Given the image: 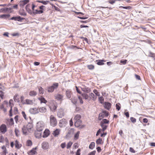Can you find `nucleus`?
<instances>
[{
  "instance_id": "nucleus-1",
  "label": "nucleus",
  "mask_w": 155,
  "mask_h": 155,
  "mask_svg": "<svg viewBox=\"0 0 155 155\" xmlns=\"http://www.w3.org/2000/svg\"><path fill=\"white\" fill-rule=\"evenodd\" d=\"M58 83H53L52 86L47 87L48 91L49 92H52L54 89L58 87Z\"/></svg>"
},
{
  "instance_id": "nucleus-2",
  "label": "nucleus",
  "mask_w": 155,
  "mask_h": 155,
  "mask_svg": "<svg viewBox=\"0 0 155 155\" xmlns=\"http://www.w3.org/2000/svg\"><path fill=\"white\" fill-rule=\"evenodd\" d=\"M45 125L43 122L39 121L37 124L36 129L38 131L41 132L45 128Z\"/></svg>"
},
{
  "instance_id": "nucleus-3",
  "label": "nucleus",
  "mask_w": 155,
  "mask_h": 155,
  "mask_svg": "<svg viewBox=\"0 0 155 155\" xmlns=\"http://www.w3.org/2000/svg\"><path fill=\"white\" fill-rule=\"evenodd\" d=\"M57 121L55 117L53 115H51L50 117V123L51 125L54 127L57 124Z\"/></svg>"
},
{
  "instance_id": "nucleus-4",
  "label": "nucleus",
  "mask_w": 155,
  "mask_h": 155,
  "mask_svg": "<svg viewBox=\"0 0 155 155\" xmlns=\"http://www.w3.org/2000/svg\"><path fill=\"white\" fill-rule=\"evenodd\" d=\"M67 124L66 120L64 119H62L60 120L59 125L60 127H65Z\"/></svg>"
},
{
  "instance_id": "nucleus-5",
  "label": "nucleus",
  "mask_w": 155,
  "mask_h": 155,
  "mask_svg": "<svg viewBox=\"0 0 155 155\" xmlns=\"http://www.w3.org/2000/svg\"><path fill=\"white\" fill-rule=\"evenodd\" d=\"M7 131V127L5 124H2L0 127V131L2 134H5Z\"/></svg>"
},
{
  "instance_id": "nucleus-6",
  "label": "nucleus",
  "mask_w": 155,
  "mask_h": 155,
  "mask_svg": "<svg viewBox=\"0 0 155 155\" xmlns=\"http://www.w3.org/2000/svg\"><path fill=\"white\" fill-rule=\"evenodd\" d=\"M29 112L32 114H38L39 113L38 108H31L29 110Z\"/></svg>"
},
{
  "instance_id": "nucleus-7",
  "label": "nucleus",
  "mask_w": 155,
  "mask_h": 155,
  "mask_svg": "<svg viewBox=\"0 0 155 155\" xmlns=\"http://www.w3.org/2000/svg\"><path fill=\"white\" fill-rule=\"evenodd\" d=\"M74 125L76 127H80V128H82L84 126V125L81 126V124L82 123L81 120L75 121Z\"/></svg>"
},
{
  "instance_id": "nucleus-8",
  "label": "nucleus",
  "mask_w": 155,
  "mask_h": 155,
  "mask_svg": "<svg viewBox=\"0 0 155 155\" xmlns=\"http://www.w3.org/2000/svg\"><path fill=\"white\" fill-rule=\"evenodd\" d=\"M22 131L23 134L25 135H27L28 134V132H30L25 125H24L23 126L22 128Z\"/></svg>"
},
{
  "instance_id": "nucleus-9",
  "label": "nucleus",
  "mask_w": 155,
  "mask_h": 155,
  "mask_svg": "<svg viewBox=\"0 0 155 155\" xmlns=\"http://www.w3.org/2000/svg\"><path fill=\"white\" fill-rule=\"evenodd\" d=\"M57 115L58 117L61 118L64 115L63 110L62 109H59Z\"/></svg>"
},
{
  "instance_id": "nucleus-10",
  "label": "nucleus",
  "mask_w": 155,
  "mask_h": 155,
  "mask_svg": "<svg viewBox=\"0 0 155 155\" xmlns=\"http://www.w3.org/2000/svg\"><path fill=\"white\" fill-rule=\"evenodd\" d=\"M24 19V18H21L20 16H18L16 17H13L10 18V20H15V21H20Z\"/></svg>"
},
{
  "instance_id": "nucleus-11",
  "label": "nucleus",
  "mask_w": 155,
  "mask_h": 155,
  "mask_svg": "<svg viewBox=\"0 0 155 155\" xmlns=\"http://www.w3.org/2000/svg\"><path fill=\"white\" fill-rule=\"evenodd\" d=\"M55 97L57 100L61 101L63 100V96L60 94H58L55 95Z\"/></svg>"
},
{
  "instance_id": "nucleus-12",
  "label": "nucleus",
  "mask_w": 155,
  "mask_h": 155,
  "mask_svg": "<svg viewBox=\"0 0 155 155\" xmlns=\"http://www.w3.org/2000/svg\"><path fill=\"white\" fill-rule=\"evenodd\" d=\"M42 147L44 150L48 149L49 147V144L48 143L46 142H43L42 144Z\"/></svg>"
},
{
  "instance_id": "nucleus-13",
  "label": "nucleus",
  "mask_w": 155,
  "mask_h": 155,
  "mask_svg": "<svg viewBox=\"0 0 155 155\" xmlns=\"http://www.w3.org/2000/svg\"><path fill=\"white\" fill-rule=\"evenodd\" d=\"M38 108L39 113V112L43 113L46 112L47 111L46 108L45 107H41Z\"/></svg>"
},
{
  "instance_id": "nucleus-14",
  "label": "nucleus",
  "mask_w": 155,
  "mask_h": 155,
  "mask_svg": "<svg viewBox=\"0 0 155 155\" xmlns=\"http://www.w3.org/2000/svg\"><path fill=\"white\" fill-rule=\"evenodd\" d=\"M13 101L12 100H10L9 101V104L10 105V106H11V108L10 110H9V116L11 117H12V106L13 105Z\"/></svg>"
},
{
  "instance_id": "nucleus-15",
  "label": "nucleus",
  "mask_w": 155,
  "mask_h": 155,
  "mask_svg": "<svg viewBox=\"0 0 155 155\" xmlns=\"http://www.w3.org/2000/svg\"><path fill=\"white\" fill-rule=\"evenodd\" d=\"M34 102L33 100L27 99L25 100V102L23 103V104H27L33 105L34 104Z\"/></svg>"
},
{
  "instance_id": "nucleus-16",
  "label": "nucleus",
  "mask_w": 155,
  "mask_h": 155,
  "mask_svg": "<svg viewBox=\"0 0 155 155\" xmlns=\"http://www.w3.org/2000/svg\"><path fill=\"white\" fill-rule=\"evenodd\" d=\"M111 104L109 102H105L104 104V107L107 110H109L110 108Z\"/></svg>"
},
{
  "instance_id": "nucleus-17",
  "label": "nucleus",
  "mask_w": 155,
  "mask_h": 155,
  "mask_svg": "<svg viewBox=\"0 0 155 155\" xmlns=\"http://www.w3.org/2000/svg\"><path fill=\"white\" fill-rule=\"evenodd\" d=\"M72 93L70 90H67L66 91V96L68 98H70L71 97Z\"/></svg>"
},
{
  "instance_id": "nucleus-18",
  "label": "nucleus",
  "mask_w": 155,
  "mask_h": 155,
  "mask_svg": "<svg viewBox=\"0 0 155 155\" xmlns=\"http://www.w3.org/2000/svg\"><path fill=\"white\" fill-rule=\"evenodd\" d=\"M60 130L59 129H56L55 130L53 131V134L55 137H57L58 136L59 134Z\"/></svg>"
},
{
  "instance_id": "nucleus-19",
  "label": "nucleus",
  "mask_w": 155,
  "mask_h": 155,
  "mask_svg": "<svg viewBox=\"0 0 155 155\" xmlns=\"http://www.w3.org/2000/svg\"><path fill=\"white\" fill-rule=\"evenodd\" d=\"M90 97L91 99L94 101L97 98L96 96L92 93L90 94Z\"/></svg>"
},
{
  "instance_id": "nucleus-20",
  "label": "nucleus",
  "mask_w": 155,
  "mask_h": 155,
  "mask_svg": "<svg viewBox=\"0 0 155 155\" xmlns=\"http://www.w3.org/2000/svg\"><path fill=\"white\" fill-rule=\"evenodd\" d=\"M81 118V115L79 114H77L75 116L74 118V121L76 120H80Z\"/></svg>"
},
{
  "instance_id": "nucleus-21",
  "label": "nucleus",
  "mask_w": 155,
  "mask_h": 155,
  "mask_svg": "<svg viewBox=\"0 0 155 155\" xmlns=\"http://www.w3.org/2000/svg\"><path fill=\"white\" fill-rule=\"evenodd\" d=\"M38 99L40 101L41 103H44L46 104L47 102V101L43 97H39Z\"/></svg>"
},
{
  "instance_id": "nucleus-22",
  "label": "nucleus",
  "mask_w": 155,
  "mask_h": 155,
  "mask_svg": "<svg viewBox=\"0 0 155 155\" xmlns=\"http://www.w3.org/2000/svg\"><path fill=\"white\" fill-rule=\"evenodd\" d=\"M44 133L45 134L43 136V137H46L48 136L49 135V131L48 130H45L44 131Z\"/></svg>"
},
{
  "instance_id": "nucleus-23",
  "label": "nucleus",
  "mask_w": 155,
  "mask_h": 155,
  "mask_svg": "<svg viewBox=\"0 0 155 155\" xmlns=\"http://www.w3.org/2000/svg\"><path fill=\"white\" fill-rule=\"evenodd\" d=\"M37 94V93L35 91H31L29 93V95L31 96H35Z\"/></svg>"
},
{
  "instance_id": "nucleus-24",
  "label": "nucleus",
  "mask_w": 155,
  "mask_h": 155,
  "mask_svg": "<svg viewBox=\"0 0 155 155\" xmlns=\"http://www.w3.org/2000/svg\"><path fill=\"white\" fill-rule=\"evenodd\" d=\"M71 101L74 104H76L77 102V101H78V99L77 98L75 97H73V98H72L71 99Z\"/></svg>"
},
{
  "instance_id": "nucleus-25",
  "label": "nucleus",
  "mask_w": 155,
  "mask_h": 155,
  "mask_svg": "<svg viewBox=\"0 0 155 155\" xmlns=\"http://www.w3.org/2000/svg\"><path fill=\"white\" fill-rule=\"evenodd\" d=\"M10 16L9 14H4L0 15V17L2 18H9Z\"/></svg>"
},
{
  "instance_id": "nucleus-26",
  "label": "nucleus",
  "mask_w": 155,
  "mask_h": 155,
  "mask_svg": "<svg viewBox=\"0 0 155 155\" xmlns=\"http://www.w3.org/2000/svg\"><path fill=\"white\" fill-rule=\"evenodd\" d=\"M25 126L27 127V128L28 130L30 131L31 130L33 127V126L32 124L31 123H28Z\"/></svg>"
},
{
  "instance_id": "nucleus-27",
  "label": "nucleus",
  "mask_w": 155,
  "mask_h": 155,
  "mask_svg": "<svg viewBox=\"0 0 155 155\" xmlns=\"http://www.w3.org/2000/svg\"><path fill=\"white\" fill-rule=\"evenodd\" d=\"M81 95L83 98L86 100L89 97L88 95L85 93L82 94Z\"/></svg>"
},
{
  "instance_id": "nucleus-28",
  "label": "nucleus",
  "mask_w": 155,
  "mask_h": 155,
  "mask_svg": "<svg viewBox=\"0 0 155 155\" xmlns=\"http://www.w3.org/2000/svg\"><path fill=\"white\" fill-rule=\"evenodd\" d=\"M37 2H38L39 3H41L45 5H46L49 2L48 1H40L39 0H37L36 1Z\"/></svg>"
},
{
  "instance_id": "nucleus-29",
  "label": "nucleus",
  "mask_w": 155,
  "mask_h": 155,
  "mask_svg": "<svg viewBox=\"0 0 155 155\" xmlns=\"http://www.w3.org/2000/svg\"><path fill=\"white\" fill-rule=\"evenodd\" d=\"M101 125L102 128V130L104 131L106 129L107 126L103 123L101 124Z\"/></svg>"
},
{
  "instance_id": "nucleus-30",
  "label": "nucleus",
  "mask_w": 155,
  "mask_h": 155,
  "mask_svg": "<svg viewBox=\"0 0 155 155\" xmlns=\"http://www.w3.org/2000/svg\"><path fill=\"white\" fill-rule=\"evenodd\" d=\"M102 139L101 138L98 139L96 141V143L97 144H101L102 143Z\"/></svg>"
},
{
  "instance_id": "nucleus-31",
  "label": "nucleus",
  "mask_w": 155,
  "mask_h": 155,
  "mask_svg": "<svg viewBox=\"0 0 155 155\" xmlns=\"http://www.w3.org/2000/svg\"><path fill=\"white\" fill-rule=\"evenodd\" d=\"M95 146V143L94 142L91 143L89 146V148L91 149H92Z\"/></svg>"
},
{
  "instance_id": "nucleus-32",
  "label": "nucleus",
  "mask_w": 155,
  "mask_h": 155,
  "mask_svg": "<svg viewBox=\"0 0 155 155\" xmlns=\"http://www.w3.org/2000/svg\"><path fill=\"white\" fill-rule=\"evenodd\" d=\"M38 90L39 91V93L40 94H42L44 93V91L43 89L41 87H38Z\"/></svg>"
},
{
  "instance_id": "nucleus-33",
  "label": "nucleus",
  "mask_w": 155,
  "mask_h": 155,
  "mask_svg": "<svg viewBox=\"0 0 155 155\" xmlns=\"http://www.w3.org/2000/svg\"><path fill=\"white\" fill-rule=\"evenodd\" d=\"M43 12L42 10H36L35 11V12H33L34 14H40L42 13Z\"/></svg>"
},
{
  "instance_id": "nucleus-34",
  "label": "nucleus",
  "mask_w": 155,
  "mask_h": 155,
  "mask_svg": "<svg viewBox=\"0 0 155 155\" xmlns=\"http://www.w3.org/2000/svg\"><path fill=\"white\" fill-rule=\"evenodd\" d=\"M15 147L18 149L20 148L21 147V146L19 145L18 143V142L17 141V140H16L15 141Z\"/></svg>"
},
{
  "instance_id": "nucleus-35",
  "label": "nucleus",
  "mask_w": 155,
  "mask_h": 155,
  "mask_svg": "<svg viewBox=\"0 0 155 155\" xmlns=\"http://www.w3.org/2000/svg\"><path fill=\"white\" fill-rule=\"evenodd\" d=\"M19 15L23 16H26V14L23 10L19 11Z\"/></svg>"
},
{
  "instance_id": "nucleus-36",
  "label": "nucleus",
  "mask_w": 155,
  "mask_h": 155,
  "mask_svg": "<svg viewBox=\"0 0 155 155\" xmlns=\"http://www.w3.org/2000/svg\"><path fill=\"white\" fill-rule=\"evenodd\" d=\"M32 145V142L30 140H28L27 141L26 143V146H30Z\"/></svg>"
},
{
  "instance_id": "nucleus-37",
  "label": "nucleus",
  "mask_w": 155,
  "mask_h": 155,
  "mask_svg": "<svg viewBox=\"0 0 155 155\" xmlns=\"http://www.w3.org/2000/svg\"><path fill=\"white\" fill-rule=\"evenodd\" d=\"M97 64L99 65H102L104 64V63L103 62V61L102 60H97Z\"/></svg>"
},
{
  "instance_id": "nucleus-38",
  "label": "nucleus",
  "mask_w": 155,
  "mask_h": 155,
  "mask_svg": "<svg viewBox=\"0 0 155 155\" xmlns=\"http://www.w3.org/2000/svg\"><path fill=\"white\" fill-rule=\"evenodd\" d=\"M29 2V0H25L23 1H22L21 3V5H24L27 4Z\"/></svg>"
},
{
  "instance_id": "nucleus-39",
  "label": "nucleus",
  "mask_w": 155,
  "mask_h": 155,
  "mask_svg": "<svg viewBox=\"0 0 155 155\" xmlns=\"http://www.w3.org/2000/svg\"><path fill=\"white\" fill-rule=\"evenodd\" d=\"M36 152V151L34 150H31L28 153L29 155H34Z\"/></svg>"
},
{
  "instance_id": "nucleus-40",
  "label": "nucleus",
  "mask_w": 155,
  "mask_h": 155,
  "mask_svg": "<svg viewBox=\"0 0 155 155\" xmlns=\"http://www.w3.org/2000/svg\"><path fill=\"white\" fill-rule=\"evenodd\" d=\"M109 122V120L106 119H104L102 121H101V124L103 123L104 124H108Z\"/></svg>"
},
{
  "instance_id": "nucleus-41",
  "label": "nucleus",
  "mask_w": 155,
  "mask_h": 155,
  "mask_svg": "<svg viewBox=\"0 0 155 155\" xmlns=\"http://www.w3.org/2000/svg\"><path fill=\"white\" fill-rule=\"evenodd\" d=\"M80 132L79 131H78L77 132L76 134H75L74 137V138L75 139H78V137H79V135L80 134Z\"/></svg>"
},
{
  "instance_id": "nucleus-42",
  "label": "nucleus",
  "mask_w": 155,
  "mask_h": 155,
  "mask_svg": "<svg viewBox=\"0 0 155 155\" xmlns=\"http://www.w3.org/2000/svg\"><path fill=\"white\" fill-rule=\"evenodd\" d=\"M93 92L96 94L95 95H96V96H100V94L98 92L97 90H93Z\"/></svg>"
},
{
  "instance_id": "nucleus-43",
  "label": "nucleus",
  "mask_w": 155,
  "mask_h": 155,
  "mask_svg": "<svg viewBox=\"0 0 155 155\" xmlns=\"http://www.w3.org/2000/svg\"><path fill=\"white\" fill-rule=\"evenodd\" d=\"M99 101L101 103L104 102V98L103 97L101 96L99 97Z\"/></svg>"
},
{
  "instance_id": "nucleus-44",
  "label": "nucleus",
  "mask_w": 155,
  "mask_h": 155,
  "mask_svg": "<svg viewBox=\"0 0 155 155\" xmlns=\"http://www.w3.org/2000/svg\"><path fill=\"white\" fill-rule=\"evenodd\" d=\"M130 120L131 122L134 123H135L136 121V119L133 117H131L130 118Z\"/></svg>"
},
{
  "instance_id": "nucleus-45",
  "label": "nucleus",
  "mask_w": 155,
  "mask_h": 155,
  "mask_svg": "<svg viewBox=\"0 0 155 155\" xmlns=\"http://www.w3.org/2000/svg\"><path fill=\"white\" fill-rule=\"evenodd\" d=\"M119 8H124V9H130L131 8V7H130V6H125V7H124V6H120L119 7Z\"/></svg>"
},
{
  "instance_id": "nucleus-46",
  "label": "nucleus",
  "mask_w": 155,
  "mask_h": 155,
  "mask_svg": "<svg viewBox=\"0 0 155 155\" xmlns=\"http://www.w3.org/2000/svg\"><path fill=\"white\" fill-rule=\"evenodd\" d=\"M72 144V143L71 142H70L69 143H68L67 146V149L71 147Z\"/></svg>"
},
{
  "instance_id": "nucleus-47",
  "label": "nucleus",
  "mask_w": 155,
  "mask_h": 155,
  "mask_svg": "<svg viewBox=\"0 0 155 155\" xmlns=\"http://www.w3.org/2000/svg\"><path fill=\"white\" fill-rule=\"evenodd\" d=\"M87 68L90 70L93 69L94 68V66L92 65H87Z\"/></svg>"
},
{
  "instance_id": "nucleus-48",
  "label": "nucleus",
  "mask_w": 155,
  "mask_h": 155,
  "mask_svg": "<svg viewBox=\"0 0 155 155\" xmlns=\"http://www.w3.org/2000/svg\"><path fill=\"white\" fill-rule=\"evenodd\" d=\"M6 12H7L9 13L11 12V10H12L11 8H6Z\"/></svg>"
},
{
  "instance_id": "nucleus-49",
  "label": "nucleus",
  "mask_w": 155,
  "mask_h": 155,
  "mask_svg": "<svg viewBox=\"0 0 155 155\" xmlns=\"http://www.w3.org/2000/svg\"><path fill=\"white\" fill-rule=\"evenodd\" d=\"M6 13V8H2L0 9V13Z\"/></svg>"
},
{
  "instance_id": "nucleus-50",
  "label": "nucleus",
  "mask_w": 155,
  "mask_h": 155,
  "mask_svg": "<svg viewBox=\"0 0 155 155\" xmlns=\"http://www.w3.org/2000/svg\"><path fill=\"white\" fill-rule=\"evenodd\" d=\"M57 108V106L56 105H54L51 107V108L52 109H53V110H54V111L56 110Z\"/></svg>"
},
{
  "instance_id": "nucleus-51",
  "label": "nucleus",
  "mask_w": 155,
  "mask_h": 155,
  "mask_svg": "<svg viewBox=\"0 0 155 155\" xmlns=\"http://www.w3.org/2000/svg\"><path fill=\"white\" fill-rule=\"evenodd\" d=\"M127 60H121L120 61V62L121 63H122V64H125L127 62Z\"/></svg>"
},
{
  "instance_id": "nucleus-52",
  "label": "nucleus",
  "mask_w": 155,
  "mask_h": 155,
  "mask_svg": "<svg viewBox=\"0 0 155 155\" xmlns=\"http://www.w3.org/2000/svg\"><path fill=\"white\" fill-rule=\"evenodd\" d=\"M22 115L23 117L24 118L25 120H27V117H26V115L25 112L24 111H22Z\"/></svg>"
},
{
  "instance_id": "nucleus-53",
  "label": "nucleus",
  "mask_w": 155,
  "mask_h": 155,
  "mask_svg": "<svg viewBox=\"0 0 155 155\" xmlns=\"http://www.w3.org/2000/svg\"><path fill=\"white\" fill-rule=\"evenodd\" d=\"M96 151L95 150L93 151L90 153H89L88 155H95L96 153Z\"/></svg>"
},
{
  "instance_id": "nucleus-54",
  "label": "nucleus",
  "mask_w": 155,
  "mask_h": 155,
  "mask_svg": "<svg viewBox=\"0 0 155 155\" xmlns=\"http://www.w3.org/2000/svg\"><path fill=\"white\" fill-rule=\"evenodd\" d=\"M0 97L2 99L3 98V96H4V93L2 92V91H0Z\"/></svg>"
},
{
  "instance_id": "nucleus-55",
  "label": "nucleus",
  "mask_w": 155,
  "mask_h": 155,
  "mask_svg": "<svg viewBox=\"0 0 155 155\" xmlns=\"http://www.w3.org/2000/svg\"><path fill=\"white\" fill-rule=\"evenodd\" d=\"M116 1V0H110L109 1V2L110 4H113Z\"/></svg>"
},
{
  "instance_id": "nucleus-56",
  "label": "nucleus",
  "mask_w": 155,
  "mask_h": 155,
  "mask_svg": "<svg viewBox=\"0 0 155 155\" xmlns=\"http://www.w3.org/2000/svg\"><path fill=\"white\" fill-rule=\"evenodd\" d=\"M129 150L130 152L132 153H135V151L132 147H130Z\"/></svg>"
},
{
  "instance_id": "nucleus-57",
  "label": "nucleus",
  "mask_w": 155,
  "mask_h": 155,
  "mask_svg": "<svg viewBox=\"0 0 155 155\" xmlns=\"http://www.w3.org/2000/svg\"><path fill=\"white\" fill-rule=\"evenodd\" d=\"M66 143H63L61 144V147L64 148L65 147Z\"/></svg>"
},
{
  "instance_id": "nucleus-58",
  "label": "nucleus",
  "mask_w": 155,
  "mask_h": 155,
  "mask_svg": "<svg viewBox=\"0 0 155 155\" xmlns=\"http://www.w3.org/2000/svg\"><path fill=\"white\" fill-rule=\"evenodd\" d=\"M116 109L117 110H119L120 108V107L119 105L118 104H117L116 105Z\"/></svg>"
},
{
  "instance_id": "nucleus-59",
  "label": "nucleus",
  "mask_w": 155,
  "mask_h": 155,
  "mask_svg": "<svg viewBox=\"0 0 155 155\" xmlns=\"http://www.w3.org/2000/svg\"><path fill=\"white\" fill-rule=\"evenodd\" d=\"M78 99L79 100L81 104H82L83 103V101L82 100V98L80 96H78Z\"/></svg>"
},
{
  "instance_id": "nucleus-60",
  "label": "nucleus",
  "mask_w": 155,
  "mask_h": 155,
  "mask_svg": "<svg viewBox=\"0 0 155 155\" xmlns=\"http://www.w3.org/2000/svg\"><path fill=\"white\" fill-rule=\"evenodd\" d=\"M103 118V114H99V119L101 120L102 118Z\"/></svg>"
},
{
  "instance_id": "nucleus-61",
  "label": "nucleus",
  "mask_w": 155,
  "mask_h": 155,
  "mask_svg": "<svg viewBox=\"0 0 155 155\" xmlns=\"http://www.w3.org/2000/svg\"><path fill=\"white\" fill-rule=\"evenodd\" d=\"M15 132L16 135L18 136V134H19V130L17 128H15Z\"/></svg>"
},
{
  "instance_id": "nucleus-62",
  "label": "nucleus",
  "mask_w": 155,
  "mask_h": 155,
  "mask_svg": "<svg viewBox=\"0 0 155 155\" xmlns=\"http://www.w3.org/2000/svg\"><path fill=\"white\" fill-rule=\"evenodd\" d=\"M80 151H81L80 149H78V150L77 152H76V155H80Z\"/></svg>"
},
{
  "instance_id": "nucleus-63",
  "label": "nucleus",
  "mask_w": 155,
  "mask_h": 155,
  "mask_svg": "<svg viewBox=\"0 0 155 155\" xmlns=\"http://www.w3.org/2000/svg\"><path fill=\"white\" fill-rule=\"evenodd\" d=\"M103 113L105 115L106 117H107L108 116V112H107L106 111H103Z\"/></svg>"
},
{
  "instance_id": "nucleus-64",
  "label": "nucleus",
  "mask_w": 155,
  "mask_h": 155,
  "mask_svg": "<svg viewBox=\"0 0 155 155\" xmlns=\"http://www.w3.org/2000/svg\"><path fill=\"white\" fill-rule=\"evenodd\" d=\"M150 56L154 57H155V54L154 53L150 52Z\"/></svg>"
}]
</instances>
